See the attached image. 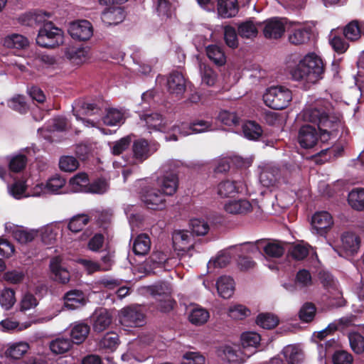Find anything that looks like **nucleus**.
I'll use <instances>...</instances> for the list:
<instances>
[{
    "label": "nucleus",
    "instance_id": "16",
    "mask_svg": "<svg viewBox=\"0 0 364 364\" xmlns=\"http://www.w3.org/2000/svg\"><path fill=\"white\" fill-rule=\"evenodd\" d=\"M50 269L53 280L61 284H67L70 281V272L61 266V261L58 257L50 260Z\"/></svg>",
    "mask_w": 364,
    "mask_h": 364
},
{
    "label": "nucleus",
    "instance_id": "20",
    "mask_svg": "<svg viewBox=\"0 0 364 364\" xmlns=\"http://www.w3.org/2000/svg\"><path fill=\"white\" fill-rule=\"evenodd\" d=\"M216 287L219 295L224 299H229L235 291V282L232 278L228 276H221L216 282Z\"/></svg>",
    "mask_w": 364,
    "mask_h": 364
},
{
    "label": "nucleus",
    "instance_id": "39",
    "mask_svg": "<svg viewBox=\"0 0 364 364\" xmlns=\"http://www.w3.org/2000/svg\"><path fill=\"white\" fill-rule=\"evenodd\" d=\"M74 114L77 118L79 117L80 114L82 115H100L102 112L101 108L95 103H89L83 102L80 105L79 109H74Z\"/></svg>",
    "mask_w": 364,
    "mask_h": 364
},
{
    "label": "nucleus",
    "instance_id": "52",
    "mask_svg": "<svg viewBox=\"0 0 364 364\" xmlns=\"http://www.w3.org/2000/svg\"><path fill=\"white\" fill-rule=\"evenodd\" d=\"M224 39L228 46L235 48L238 46L237 35L235 29L231 26H226L224 29Z\"/></svg>",
    "mask_w": 364,
    "mask_h": 364
},
{
    "label": "nucleus",
    "instance_id": "30",
    "mask_svg": "<svg viewBox=\"0 0 364 364\" xmlns=\"http://www.w3.org/2000/svg\"><path fill=\"white\" fill-rule=\"evenodd\" d=\"M244 136L250 140H257L262 134V127L254 121H247L242 125Z\"/></svg>",
    "mask_w": 364,
    "mask_h": 364
},
{
    "label": "nucleus",
    "instance_id": "21",
    "mask_svg": "<svg viewBox=\"0 0 364 364\" xmlns=\"http://www.w3.org/2000/svg\"><path fill=\"white\" fill-rule=\"evenodd\" d=\"M90 327L87 323L80 322L75 323L70 331L71 341L73 343L81 344L88 336Z\"/></svg>",
    "mask_w": 364,
    "mask_h": 364
},
{
    "label": "nucleus",
    "instance_id": "3",
    "mask_svg": "<svg viewBox=\"0 0 364 364\" xmlns=\"http://www.w3.org/2000/svg\"><path fill=\"white\" fill-rule=\"evenodd\" d=\"M291 100V91L282 85L270 87L263 95L265 105L276 110L287 108Z\"/></svg>",
    "mask_w": 364,
    "mask_h": 364
},
{
    "label": "nucleus",
    "instance_id": "12",
    "mask_svg": "<svg viewBox=\"0 0 364 364\" xmlns=\"http://www.w3.org/2000/svg\"><path fill=\"white\" fill-rule=\"evenodd\" d=\"M157 184L165 196H172L176 193L178 188V174L174 172L166 173L158 178Z\"/></svg>",
    "mask_w": 364,
    "mask_h": 364
},
{
    "label": "nucleus",
    "instance_id": "23",
    "mask_svg": "<svg viewBox=\"0 0 364 364\" xmlns=\"http://www.w3.org/2000/svg\"><path fill=\"white\" fill-rule=\"evenodd\" d=\"M343 35L346 39L350 41L358 40L364 35V24L356 20L350 21L344 28Z\"/></svg>",
    "mask_w": 364,
    "mask_h": 364
},
{
    "label": "nucleus",
    "instance_id": "44",
    "mask_svg": "<svg viewBox=\"0 0 364 364\" xmlns=\"http://www.w3.org/2000/svg\"><path fill=\"white\" fill-rule=\"evenodd\" d=\"M167 260L168 257L165 253L161 251H156L152 252L146 260V265H149L151 269L163 267Z\"/></svg>",
    "mask_w": 364,
    "mask_h": 364
},
{
    "label": "nucleus",
    "instance_id": "42",
    "mask_svg": "<svg viewBox=\"0 0 364 364\" xmlns=\"http://www.w3.org/2000/svg\"><path fill=\"white\" fill-rule=\"evenodd\" d=\"M27 156L24 154H17L12 156L9 163V168L11 172L19 173L26 166Z\"/></svg>",
    "mask_w": 364,
    "mask_h": 364
},
{
    "label": "nucleus",
    "instance_id": "45",
    "mask_svg": "<svg viewBox=\"0 0 364 364\" xmlns=\"http://www.w3.org/2000/svg\"><path fill=\"white\" fill-rule=\"evenodd\" d=\"M283 355L288 364H299L302 359V353L291 346L284 348Z\"/></svg>",
    "mask_w": 364,
    "mask_h": 364
},
{
    "label": "nucleus",
    "instance_id": "13",
    "mask_svg": "<svg viewBox=\"0 0 364 364\" xmlns=\"http://www.w3.org/2000/svg\"><path fill=\"white\" fill-rule=\"evenodd\" d=\"M156 149L157 148H154L152 150L151 146L145 139L135 140L132 145L134 158L140 163L146 160Z\"/></svg>",
    "mask_w": 364,
    "mask_h": 364
},
{
    "label": "nucleus",
    "instance_id": "31",
    "mask_svg": "<svg viewBox=\"0 0 364 364\" xmlns=\"http://www.w3.org/2000/svg\"><path fill=\"white\" fill-rule=\"evenodd\" d=\"M124 114L117 109L109 108L102 117L103 123L107 126H117L124 123Z\"/></svg>",
    "mask_w": 364,
    "mask_h": 364
},
{
    "label": "nucleus",
    "instance_id": "41",
    "mask_svg": "<svg viewBox=\"0 0 364 364\" xmlns=\"http://www.w3.org/2000/svg\"><path fill=\"white\" fill-rule=\"evenodd\" d=\"M16 303L15 291L10 288H5L0 292V304L6 310H9Z\"/></svg>",
    "mask_w": 364,
    "mask_h": 364
},
{
    "label": "nucleus",
    "instance_id": "62",
    "mask_svg": "<svg viewBox=\"0 0 364 364\" xmlns=\"http://www.w3.org/2000/svg\"><path fill=\"white\" fill-rule=\"evenodd\" d=\"M131 143V138L125 136L115 141L112 146V153L113 155L118 156L124 151L128 149Z\"/></svg>",
    "mask_w": 364,
    "mask_h": 364
},
{
    "label": "nucleus",
    "instance_id": "7",
    "mask_svg": "<svg viewBox=\"0 0 364 364\" xmlns=\"http://www.w3.org/2000/svg\"><path fill=\"white\" fill-rule=\"evenodd\" d=\"M145 314L137 306H130L122 309L120 322L127 327L141 326L144 323Z\"/></svg>",
    "mask_w": 364,
    "mask_h": 364
},
{
    "label": "nucleus",
    "instance_id": "58",
    "mask_svg": "<svg viewBox=\"0 0 364 364\" xmlns=\"http://www.w3.org/2000/svg\"><path fill=\"white\" fill-rule=\"evenodd\" d=\"M105 243V236L102 233H95L88 241L87 248L92 252H99Z\"/></svg>",
    "mask_w": 364,
    "mask_h": 364
},
{
    "label": "nucleus",
    "instance_id": "17",
    "mask_svg": "<svg viewBox=\"0 0 364 364\" xmlns=\"http://www.w3.org/2000/svg\"><path fill=\"white\" fill-rule=\"evenodd\" d=\"M65 306L69 309H75L85 304L82 291L73 289L68 291L63 296Z\"/></svg>",
    "mask_w": 364,
    "mask_h": 364
},
{
    "label": "nucleus",
    "instance_id": "26",
    "mask_svg": "<svg viewBox=\"0 0 364 364\" xmlns=\"http://www.w3.org/2000/svg\"><path fill=\"white\" fill-rule=\"evenodd\" d=\"M73 342L69 338H57L49 343L50 351L55 355H61L68 352L73 347Z\"/></svg>",
    "mask_w": 364,
    "mask_h": 364
},
{
    "label": "nucleus",
    "instance_id": "36",
    "mask_svg": "<svg viewBox=\"0 0 364 364\" xmlns=\"http://www.w3.org/2000/svg\"><path fill=\"white\" fill-rule=\"evenodd\" d=\"M209 312L203 308L198 307L193 309L188 316L192 324L201 326L207 322L209 318Z\"/></svg>",
    "mask_w": 364,
    "mask_h": 364
},
{
    "label": "nucleus",
    "instance_id": "55",
    "mask_svg": "<svg viewBox=\"0 0 364 364\" xmlns=\"http://www.w3.org/2000/svg\"><path fill=\"white\" fill-rule=\"evenodd\" d=\"M181 364H205V357L196 352H187L182 357Z\"/></svg>",
    "mask_w": 364,
    "mask_h": 364
},
{
    "label": "nucleus",
    "instance_id": "11",
    "mask_svg": "<svg viewBox=\"0 0 364 364\" xmlns=\"http://www.w3.org/2000/svg\"><path fill=\"white\" fill-rule=\"evenodd\" d=\"M263 34L266 38L279 39L285 32V24L279 17L267 19L264 22Z\"/></svg>",
    "mask_w": 364,
    "mask_h": 364
},
{
    "label": "nucleus",
    "instance_id": "25",
    "mask_svg": "<svg viewBox=\"0 0 364 364\" xmlns=\"http://www.w3.org/2000/svg\"><path fill=\"white\" fill-rule=\"evenodd\" d=\"M151 240L148 235L142 233L139 235L133 243V252L136 255L143 256L149 252Z\"/></svg>",
    "mask_w": 364,
    "mask_h": 364
},
{
    "label": "nucleus",
    "instance_id": "9",
    "mask_svg": "<svg viewBox=\"0 0 364 364\" xmlns=\"http://www.w3.org/2000/svg\"><path fill=\"white\" fill-rule=\"evenodd\" d=\"M68 32L70 36L80 41H86L93 34L92 26L87 20H81L70 23Z\"/></svg>",
    "mask_w": 364,
    "mask_h": 364
},
{
    "label": "nucleus",
    "instance_id": "27",
    "mask_svg": "<svg viewBox=\"0 0 364 364\" xmlns=\"http://www.w3.org/2000/svg\"><path fill=\"white\" fill-rule=\"evenodd\" d=\"M311 29L301 27L293 29L289 35V41L294 45H301L306 43L311 37Z\"/></svg>",
    "mask_w": 364,
    "mask_h": 364
},
{
    "label": "nucleus",
    "instance_id": "34",
    "mask_svg": "<svg viewBox=\"0 0 364 364\" xmlns=\"http://www.w3.org/2000/svg\"><path fill=\"white\" fill-rule=\"evenodd\" d=\"M349 205L355 210H364V189H353L348 194Z\"/></svg>",
    "mask_w": 364,
    "mask_h": 364
},
{
    "label": "nucleus",
    "instance_id": "64",
    "mask_svg": "<svg viewBox=\"0 0 364 364\" xmlns=\"http://www.w3.org/2000/svg\"><path fill=\"white\" fill-rule=\"evenodd\" d=\"M353 356L344 350L336 351L333 355V364H351Z\"/></svg>",
    "mask_w": 364,
    "mask_h": 364
},
{
    "label": "nucleus",
    "instance_id": "6",
    "mask_svg": "<svg viewBox=\"0 0 364 364\" xmlns=\"http://www.w3.org/2000/svg\"><path fill=\"white\" fill-rule=\"evenodd\" d=\"M140 198L149 209L163 210L166 206L165 196L159 188L144 187L140 192Z\"/></svg>",
    "mask_w": 364,
    "mask_h": 364
},
{
    "label": "nucleus",
    "instance_id": "1",
    "mask_svg": "<svg viewBox=\"0 0 364 364\" xmlns=\"http://www.w3.org/2000/svg\"><path fill=\"white\" fill-rule=\"evenodd\" d=\"M302 118L317 125V129L311 125L305 124L300 127L297 141L304 149L314 147L320 137L322 141H328L331 133L336 131L339 127V118L335 115H330L327 108L324 106L316 105L305 109L302 112Z\"/></svg>",
    "mask_w": 364,
    "mask_h": 364
},
{
    "label": "nucleus",
    "instance_id": "56",
    "mask_svg": "<svg viewBox=\"0 0 364 364\" xmlns=\"http://www.w3.org/2000/svg\"><path fill=\"white\" fill-rule=\"evenodd\" d=\"M289 254L296 260H303L309 254V250L307 246L297 244L291 247L289 250Z\"/></svg>",
    "mask_w": 364,
    "mask_h": 364
},
{
    "label": "nucleus",
    "instance_id": "5",
    "mask_svg": "<svg viewBox=\"0 0 364 364\" xmlns=\"http://www.w3.org/2000/svg\"><path fill=\"white\" fill-rule=\"evenodd\" d=\"M243 245H250L252 252L258 251L267 258H279L285 251L281 242L267 239L258 240L255 242H244Z\"/></svg>",
    "mask_w": 364,
    "mask_h": 364
},
{
    "label": "nucleus",
    "instance_id": "59",
    "mask_svg": "<svg viewBox=\"0 0 364 364\" xmlns=\"http://www.w3.org/2000/svg\"><path fill=\"white\" fill-rule=\"evenodd\" d=\"M295 282L302 287L311 285L312 278L309 271L305 269L299 270L296 274Z\"/></svg>",
    "mask_w": 364,
    "mask_h": 364
},
{
    "label": "nucleus",
    "instance_id": "35",
    "mask_svg": "<svg viewBox=\"0 0 364 364\" xmlns=\"http://www.w3.org/2000/svg\"><path fill=\"white\" fill-rule=\"evenodd\" d=\"M87 51L84 48H69L65 53L66 58L75 65L82 64L86 59Z\"/></svg>",
    "mask_w": 364,
    "mask_h": 364
},
{
    "label": "nucleus",
    "instance_id": "33",
    "mask_svg": "<svg viewBox=\"0 0 364 364\" xmlns=\"http://www.w3.org/2000/svg\"><path fill=\"white\" fill-rule=\"evenodd\" d=\"M279 318L271 313H261L257 316L256 323L265 329H273L279 324Z\"/></svg>",
    "mask_w": 364,
    "mask_h": 364
},
{
    "label": "nucleus",
    "instance_id": "49",
    "mask_svg": "<svg viewBox=\"0 0 364 364\" xmlns=\"http://www.w3.org/2000/svg\"><path fill=\"white\" fill-rule=\"evenodd\" d=\"M238 34L242 38H250L257 34V29L251 21H245L238 26Z\"/></svg>",
    "mask_w": 364,
    "mask_h": 364
},
{
    "label": "nucleus",
    "instance_id": "19",
    "mask_svg": "<svg viewBox=\"0 0 364 364\" xmlns=\"http://www.w3.org/2000/svg\"><path fill=\"white\" fill-rule=\"evenodd\" d=\"M124 11L122 7H109L102 14V21L107 25H117L124 19Z\"/></svg>",
    "mask_w": 364,
    "mask_h": 364
},
{
    "label": "nucleus",
    "instance_id": "48",
    "mask_svg": "<svg viewBox=\"0 0 364 364\" xmlns=\"http://www.w3.org/2000/svg\"><path fill=\"white\" fill-rule=\"evenodd\" d=\"M78 161L71 156H62L59 161L60 170L65 172H73L78 168Z\"/></svg>",
    "mask_w": 364,
    "mask_h": 364
},
{
    "label": "nucleus",
    "instance_id": "29",
    "mask_svg": "<svg viewBox=\"0 0 364 364\" xmlns=\"http://www.w3.org/2000/svg\"><path fill=\"white\" fill-rule=\"evenodd\" d=\"M206 54L208 58L218 66H222L226 63V56L223 50L217 45L207 46Z\"/></svg>",
    "mask_w": 364,
    "mask_h": 364
},
{
    "label": "nucleus",
    "instance_id": "51",
    "mask_svg": "<svg viewBox=\"0 0 364 364\" xmlns=\"http://www.w3.org/2000/svg\"><path fill=\"white\" fill-rule=\"evenodd\" d=\"M250 314V310L248 308L241 304H237L230 308L228 315L233 319L242 320L248 316Z\"/></svg>",
    "mask_w": 364,
    "mask_h": 364
},
{
    "label": "nucleus",
    "instance_id": "8",
    "mask_svg": "<svg viewBox=\"0 0 364 364\" xmlns=\"http://www.w3.org/2000/svg\"><path fill=\"white\" fill-rule=\"evenodd\" d=\"M90 321L95 332L100 333L107 329L113 321L112 311L105 308H98L90 316Z\"/></svg>",
    "mask_w": 364,
    "mask_h": 364
},
{
    "label": "nucleus",
    "instance_id": "18",
    "mask_svg": "<svg viewBox=\"0 0 364 364\" xmlns=\"http://www.w3.org/2000/svg\"><path fill=\"white\" fill-rule=\"evenodd\" d=\"M238 11L237 0H218V13L222 18L234 17Z\"/></svg>",
    "mask_w": 364,
    "mask_h": 364
},
{
    "label": "nucleus",
    "instance_id": "2",
    "mask_svg": "<svg viewBox=\"0 0 364 364\" xmlns=\"http://www.w3.org/2000/svg\"><path fill=\"white\" fill-rule=\"evenodd\" d=\"M289 73L294 80L314 84L323 78V63L315 53H309L292 67Z\"/></svg>",
    "mask_w": 364,
    "mask_h": 364
},
{
    "label": "nucleus",
    "instance_id": "43",
    "mask_svg": "<svg viewBox=\"0 0 364 364\" xmlns=\"http://www.w3.org/2000/svg\"><path fill=\"white\" fill-rule=\"evenodd\" d=\"M141 119L146 122L149 129L161 130V129L163 127V117L159 113L143 114L141 117Z\"/></svg>",
    "mask_w": 364,
    "mask_h": 364
},
{
    "label": "nucleus",
    "instance_id": "46",
    "mask_svg": "<svg viewBox=\"0 0 364 364\" xmlns=\"http://www.w3.org/2000/svg\"><path fill=\"white\" fill-rule=\"evenodd\" d=\"M8 107L21 114L26 113L28 110V105L23 95H17L8 101Z\"/></svg>",
    "mask_w": 364,
    "mask_h": 364
},
{
    "label": "nucleus",
    "instance_id": "53",
    "mask_svg": "<svg viewBox=\"0 0 364 364\" xmlns=\"http://www.w3.org/2000/svg\"><path fill=\"white\" fill-rule=\"evenodd\" d=\"M190 240V236L187 232L182 230L176 231L173 235V242L174 246L179 250H183Z\"/></svg>",
    "mask_w": 364,
    "mask_h": 364
},
{
    "label": "nucleus",
    "instance_id": "10",
    "mask_svg": "<svg viewBox=\"0 0 364 364\" xmlns=\"http://www.w3.org/2000/svg\"><path fill=\"white\" fill-rule=\"evenodd\" d=\"M167 88L168 92L178 100L182 98L186 89V79L178 71L171 73L167 79Z\"/></svg>",
    "mask_w": 364,
    "mask_h": 364
},
{
    "label": "nucleus",
    "instance_id": "63",
    "mask_svg": "<svg viewBox=\"0 0 364 364\" xmlns=\"http://www.w3.org/2000/svg\"><path fill=\"white\" fill-rule=\"evenodd\" d=\"M36 233L26 230L18 229L14 232V238L20 243H27L34 240Z\"/></svg>",
    "mask_w": 364,
    "mask_h": 364
},
{
    "label": "nucleus",
    "instance_id": "54",
    "mask_svg": "<svg viewBox=\"0 0 364 364\" xmlns=\"http://www.w3.org/2000/svg\"><path fill=\"white\" fill-rule=\"evenodd\" d=\"M352 350L357 354L364 351V337L359 333H354L349 337Z\"/></svg>",
    "mask_w": 364,
    "mask_h": 364
},
{
    "label": "nucleus",
    "instance_id": "28",
    "mask_svg": "<svg viewBox=\"0 0 364 364\" xmlns=\"http://www.w3.org/2000/svg\"><path fill=\"white\" fill-rule=\"evenodd\" d=\"M119 344V338L117 333L110 331L107 333L100 341L99 346L106 351H114Z\"/></svg>",
    "mask_w": 364,
    "mask_h": 364
},
{
    "label": "nucleus",
    "instance_id": "4",
    "mask_svg": "<svg viewBox=\"0 0 364 364\" xmlns=\"http://www.w3.org/2000/svg\"><path fill=\"white\" fill-rule=\"evenodd\" d=\"M63 43L61 29L51 21H46L38 31L36 43L43 48H53Z\"/></svg>",
    "mask_w": 364,
    "mask_h": 364
},
{
    "label": "nucleus",
    "instance_id": "47",
    "mask_svg": "<svg viewBox=\"0 0 364 364\" xmlns=\"http://www.w3.org/2000/svg\"><path fill=\"white\" fill-rule=\"evenodd\" d=\"M7 46L16 49H23L26 48L29 41L27 38L20 34H13L6 40Z\"/></svg>",
    "mask_w": 364,
    "mask_h": 364
},
{
    "label": "nucleus",
    "instance_id": "40",
    "mask_svg": "<svg viewBox=\"0 0 364 364\" xmlns=\"http://www.w3.org/2000/svg\"><path fill=\"white\" fill-rule=\"evenodd\" d=\"M89 221L88 215L85 214L77 215L70 220L68 228L73 232H78L84 228Z\"/></svg>",
    "mask_w": 364,
    "mask_h": 364
},
{
    "label": "nucleus",
    "instance_id": "22",
    "mask_svg": "<svg viewBox=\"0 0 364 364\" xmlns=\"http://www.w3.org/2000/svg\"><path fill=\"white\" fill-rule=\"evenodd\" d=\"M225 210L230 214H246L252 210V206L247 200H230L225 205Z\"/></svg>",
    "mask_w": 364,
    "mask_h": 364
},
{
    "label": "nucleus",
    "instance_id": "37",
    "mask_svg": "<svg viewBox=\"0 0 364 364\" xmlns=\"http://www.w3.org/2000/svg\"><path fill=\"white\" fill-rule=\"evenodd\" d=\"M88 175L85 173H80L70 178V183L76 192H86L89 185Z\"/></svg>",
    "mask_w": 364,
    "mask_h": 364
},
{
    "label": "nucleus",
    "instance_id": "15",
    "mask_svg": "<svg viewBox=\"0 0 364 364\" xmlns=\"http://www.w3.org/2000/svg\"><path fill=\"white\" fill-rule=\"evenodd\" d=\"M243 183L240 181L226 180L218 186V193L222 198L234 197L242 191Z\"/></svg>",
    "mask_w": 364,
    "mask_h": 364
},
{
    "label": "nucleus",
    "instance_id": "32",
    "mask_svg": "<svg viewBox=\"0 0 364 364\" xmlns=\"http://www.w3.org/2000/svg\"><path fill=\"white\" fill-rule=\"evenodd\" d=\"M29 349V345L26 342H18L11 344L6 350V357L14 360L20 359Z\"/></svg>",
    "mask_w": 364,
    "mask_h": 364
},
{
    "label": "nucleus",
    "instance_id": "60",
    "mask_svg": "<svg viewBox=\"0 0 364 364\" xmlns=\"http://www.w3.org/2000/svg\"><path fill=\"white\" fill-rule=\"evenodd\" d=\"M330 44L333 49L338 53H345L349 47L348 43L345 39L338 36H333L330 41Z\"/></svg>",
    "mask_w": 364,
    "mask_h": 364
},
{
    "label": "nucleus",
    "instance_id": "61",
    "mask_svg": "<svg viewBox=\"0 0 364 364\" xmlns=\"http://www.w3.org/2000/svg\"><path fill=\"white\" fill-rule=\"evenodd\" d=\"M107 190V183L104 179L98 178L92 183L89 182V185L87 188L85 193H104Z\"/></svg>",
    "mask_w": 364,
    "mask_h": 364
},
{
    "label": "nucleus",
    "instance_id": "50",
    "mask_svg": "<svg viewBox=\"0 0 364 364\" xmlns=\"http://www.w3.org/2000/svg\"><path fill=\"white\" fill-rule=\"evenodd\" d=\"M218 119L221 123L226 126H236L240 122V118L235 112H230L226 110L220 111Z\"/></svg>",
    "mask_w": 364,
    "mask_h": 364
},
{
    "label": "nucleus",
    "instance_id": "14",
    "mask_svg": "<svg viewBox=\"0 0 364 364\" xmlns=\"http://www.w3.org/2000/svg\"><path fill=\"white\" fill-rule=\"evenodd\" d=\"M333 218L330 213L326 211L316 213L311 218V225L317 232L323 235L333 225Z\"/></svg>",
    "mask_w": 364,
    "mask_h": 364
},
{
    "label": "nucleus",
    "instance_id": "57",
    "mask_svg": "<svg viewBox=\"0 0 364 364\" xmlns=\"http://www.w3.org/2000/svg\"><path fill=\"white\" fill-rule=\"evenodd\" d=\"M242 343L244 347H256L259 344L260 336L255 332L243 333L241 336Z\"/></svg>",
    "mask_w": 364,
    "mask_h": 364
},
{
    "label": "nucleus",
    "instance_id": "38",
    "mask_svg": "<svg viewBox=\"0 0 364 364\" xmlns=\"http://www.w3.org/2000/svg\"><path fill=\"white\" fill-rule=\"evenodd\" d=\"M316 307L311 302H306L301 307L299 311V319L305 323L312 321L316 316Z\"/></svg>",
    "mask_w": 364,
    "mask_h": 364
},
{
    "label": "nucleus",
    "instance_id": "24",
    "mask_svg": "<svg viewBox=\"0 0 364 364\" xmlns=\"http://www.w3.org/2000/svg\"><path fill=\"white\" fill-rule=\"evenodd\" d=\"M341 241L343 249L351 255L356 253L360 248V239L355 233L344 232L342 235Z\"/></svg>",
    "mask_w": 364,
    "mask_h": 364
}]
</instances>
